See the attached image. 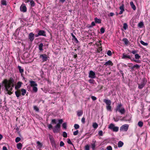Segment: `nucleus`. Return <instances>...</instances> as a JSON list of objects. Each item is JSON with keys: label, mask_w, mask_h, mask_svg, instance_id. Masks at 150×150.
<instances>
[{"label": "nucleus", "mask_w": 150, "mask_h": 150, "mask_svg": "<svg viewBox=\"0 0 150 150\" xmlns=\"http://www.w3.org/2000/svg\"><path fill=\"white\" fill-rule=\"evenodd\" d=\"M13 82V79H11L8 81L7 79H5L3 81V83L4 84V86L7 91H8V93L9 95H11L12 93L11 91L12 88L11 87V84Z\"/></svg>", "instance_id": "1"}, {"label": "nucleus", "mask_w": 150, "mask_h": 150, "mask_svg": "<svg viewBox=\"0 0 150 150\" xmlns=\"http://www.w3.org/2000/svg\"><path fill=\"white\" fill-rule=\"evenodd\" d=\"M103 102L106 105V108L108 111H111V106H110L111 102L110 100L108 99H104L103 100Z\"/></svg>", "instance_id": "2"}, {"label": "nucleus", "mask_w": 150, "mask_h": 150, "mask_svg": "<svg viewBox=\"0 0 150 150\" xmlns=\"http://www.w3.org/2000/svg\"><path fill=\"white\" fill-rule=\"evenodd\" d=\"M108 128L112 130L113 132H117L119 130V127L115 126L114 124L112 123L110 124L108 127Z\"/></svg>", "instance_id": "3"}, {"label": "nucleus", "mask_w": 150, "mask_h": 150, "mask_svg": "<svg viewBox=\"0 0 150 150\" xmlns=\"http://www.w3.org/2000/svg\"><path fill=\"white\" fill-rule=\"evenodd\" d=\"M146 82V81L145 80V79H143L141 83L138 84L139 88L140 89H142L145 86Z\"/></svg>", "instance_id": "4"}, {"label": "nucleus", "mask_w": 150, "mask_h": 150, "mask_svg": "<svg viewBox=\"0 0 150 150\" xmlns=\"http://www.w3.org/2000/svg\"><path fill=\"white\" fill-rule=\"evenodd\" d=\"M61 125L57 124L54 127L53 129V132L54 133H57L59 132Z\"/></svg>", "instance_id": "5"}, {"label": "nucleus", "mask_w": 150, "mask_h": 150, "mask_svg": "<svg viewBox=\"0 0 150 150\" xmlns=\"http://www.w3.org/2000/svg\"><path fill=\"white\" fill-rule=\"evenodd\" d=\"M129 125L128 124H125L121 126L120 128V131H127Z\"/></svg>", "instance_id": "6"}, {"label": "nucleus", "mask_w": 150, "mask_h": 150, "mask_svg": "<svg viewBox=\"0 0 150 150\" xmlns=\"http://www.w3.org/2000/svg\"><path fill=\"white\" fill-rule=\"evenodd\" d=\"M40 58H42V62H45L47 61V59L48 57L47 55L46 54H41L40 56Z\"/></svg>", "instance_id": "7"}, {"label": "nucleus", "mask_w": 150, "mask_h": 150, "mask_svg": "<svg viewBox=\"0 0 150 150\" xmlns=\"http://www.w3.org/2000/svg\"><path fill=\"white\" fill-rule=\"evenodd\" d=\"M20 10L23 12H26L27 11L26 7L24 4H23L20 7Z\"/></svg>", "instance_id": "8"}, {"label": "nucleus", "mask_w": 150, "mask_h": 150, "mask_svg": "<svg viewBox=\"0 0 150 150\" xmlns=\"http://www.w3.org/2000/svg\"><path fill=\"white\" fill-rule=\"evenodd\" d=\"M89 77L92 79L95 78L96 75L95 73L92 71H90L89 73Z\"/></svg>", "instance_id": "9"}, {"label": "nucleus", "mask_w": 150, "mask_h": 150, "mask_svg": "<svg viewBox=\"0 0 150 150\" xmlns=\"http://www.w3.org/2000/svg\"><path fill=\"white\" fill-rule=\"evenodd\" d=\"M28 38L31 42H32L34 38V34L32 32L30 33L28 35Z\"/></svg>", "instance_id": "10"}, {"label": "nucleus", "mask_w": 150, "mask_h": 150, "mask_svg": "<svg viewBox=\"0 0 150 150\" xmlns=\"http://www.w3.org/2000/svg\"><path fill=\"white\" fill-rule=\"evenodd\" d=\"M120 9L121 10L119 14L121 15L122 14L123 12L124 11V4H122V6L120 7Z\"/></svg>", "instance_id": "11"}, {"label": "nucleus", "mask_w": 150, "mask_h": 150, "mask_svg": "<svg viewBox=\"0 0 150 150\" xmlns=\"http://www.w3.org/2000/svg\"><path fill=\"white\" fill-rule=\"evenodd\" d=\"M39 35L40 36H46V35L45 34V31L43 30H40L38 32Z\"/></svg>", "instance_id": "12"}, {"label": "nucleus", "mask_w": 150, "mask_h": 150, "mask_svg": "<svg viewBox=\"0 0 150 150\" xmlns=\"http://www.w3.org/2000/svg\"><path fill=\"white\" fill-rule=\"evenodd\" d=\"M104 65H105L106 66L110 65L112 66L113 65V64L110 60H109L108 61L105 62L104 64Z\"/></svg>", "instance_id": "13"}, {"label": "nucleus", "mask_w": 150, "mask_h": 150, "mask_svg": "<svg viewBox=\"0 0 150 150\" xmlns=\"http://www.w3.org/2000/svg\"><path fill=\"white\" fill-rule=\"evenodd\" d=\"M30 85L31 87L37 86H38L37 84L34 81H30Z\"/></svg>", "instance_id": "14"}, {"label": "nucleus", "mask_w": 150, "mask_h": 150, "mask_svg": "<svg viewBox=\"0 0 150 150\" xmlns=\"http://www.w3.org/2000/svg\"><path fill=\"white\" fill-rule=\"evenodd\" d=\"M127 58L131 59V57L130 56L125 54L124 53L123 54L122 58L124 59Z\"/></svg>", "instance_id": "15"}, {"label": "nucleus", "mask_w": 150, "mask_h": 150, "mask_svg": "<svg viewBox=\"0 0 150 150\" xmlns=\"http://www.w3.org/2000/svg\"><path fill=\"white\" fill-rule=\"evenodd\" d=\"M22 84V82H18L17 83V85L15 86V88L16 89H18L20 88Z\"/></svg>", "instance_id": "16"}, {"label": "nucleus", "mask_w": 150, "mask_h": 150, "mask_svg": "<svg viewBox=\"0 0 150 150\" xmlns=\"http://www.w3.org/2000/svg\"><path fill=\"white\" fill-rule=\"evenodd\" d=\"M49 139H50L51 143L52 144L54 143V138H53V137L52 135H49Z\"/></svg>", "instance_id": "17"}, {"label": "nucleus", "mask_w": 150, "mask_h": 150, "mask_svg": "<svg viewBox=\"0 0 150 150\" xmlns=\"http://www.w3.org/2000/svg\"><path fill=\"white\" fill-rule=\"evenodd\" d=\"M15 93L16 96L17 98H18L21 95L20 90H18L17 91H16L15 92Z\"/></svg>", "instance_id": "18"}, {"label": "nucleus", "mask_w": 150, "mask_h": 150, "mask_svg": "<svg viewBox=\"0 0 150 150\" xmlns=\"http://www.w3.org/2000/svg\"><path fill=\"white\" fill-rule=\"evenodd\" d=\"M130 5L133 9L134 10H135L136 9V7L135 5L134 4L133 2L132 1H131L130 2Z\"/></svg>", "instance_id": "19"}, {"label": "nucleus", "mask_w": 150, "mask_h": 150, "mask_svg": "<svg viewBox=\"0 0 150 150\" xmlns=\"http://www.w3.org/2000/svg\"><path fill=\"white\" fill-rule=\"evenodd\" d=\"M122 41L124 42V44L126 45H127L129 42L128 40L126 38H124L122 39Z\"/></svg>", "instance_id": "20"}, {"label": "nucleus", "mask_w": 150, "mask_h": 150, "mask_svg": "<svg viewBox=\"0 0 150 150\" xmlns=\"http://www.w3.org/2000/svg\"><path fill=\"white\" fill-rule=\"evenodd\" d=\"M118 112L120 113L121 114H124L125 113V111L124 108H122Z\"/></svg>", "instance_id": "21"}, {"label": "nucleus", "mask_w": 150, "mask_h": 150, "mask_svg": "<svg viewBox=\"0 0 150 150\" xmlns=\"http://www.w3.org/2000/svg\"><path fill=\"white\" fill-rule=\"evenodd\" d=\"M122 106V104H119L116 107V111H119L121 109V107Z\"/></svg>", "instance_id": "22"}, {"label": "nucleus", "mask_w": 150, "mask_h": 150, "mask_svg": "<svg viewBox=\"0 0 150 150\" xmlns=\"http://www.w3.org/2000/svg\"><path fill=\"white\" fill-rule=\"evenodd\" d=\"M37 143L38 144V149L41 148L42 146V144L39 141H37Z\"/></svg>", "instance_id": "23"}, {"label": "nucleus", "mask_w": 150, "mask_h": 150, "mask_svg": "<svg viewBox=\"0 0 150 150\" xmlns=\"http://www.w3.org/2000/svg\"><path fill=\"white\" fill-rule=\"evenodd\" d=\"M22 145L21 143H18L17 144V148L19 149H21L22 148Z\"/></svg>", "instance_id": "24"}, {"label": "nucleus", "mask_w": 150, "mask_h": 150, "mask_svg": "<svg viewBox=\"0 0 150 150\" xmlns=\"http://www.w3.org/2000/svg\"><path fill=\"white\" fill-rule=\"evenodd\" d=\"M95 22L96 23H101V20L99 19H98L97 18H96L94 19Z\"/></svg>", "instance_id": "25"}, {"label": "nucleus", "mask_w": 150, "mask_h": 150, "mask_svg": "<svg viewBox=\"0 0 150 150\" xmlns=\"http://www.w3.org/2000/svg\"><path fill=\"white\" fill-rule=\"evenodd\" d=\"M93 143H92L91 144V147L92 149H93V150H95V146H96V144H95V142H96V141L94 142V141H93Z\"/></svg>", "instance_id": "26"}, {"label": "nucleus", "mask_w": 150, "mask_h": 150, "mask_svg": "<svg viewBox=\"0 0 150 150\" xmlns=\"http://www.w3.org/2000/svg\"><path fill=\"white\" fill-rule=\"evenodd\" d=\"M123 143L121 141H120L118 142V146L119 147H122L123 145Z\"/></svg>", "instance_id": "27"}, {"label": "nucleus", "mask_w": 150, "mask_h": 150, "mask_svg": "<svg viewBox=\"0 0 150 150\" xmlns=\"http://www.w3.org/2000/svg\"><path fill=\"white\" fill-rule=\"evenodd\" d=\"M18 68L19 70V71L22 74L24 71V70L23 69L21 68V67L18 66Z\"/></svg>", "instance_id": "28"}, {"label": "nucleus", "mask_w": 150, "mask_h": 150, "mask_svg": "<svg viewBox=\"0 0 150 150\" xmlns=\"http://www.w3.org/2000/svg\"><path fill=\"white\" fill-rule=\"evenodd\" d=\"M21 91L22 92L21 94L23 96H24L26 93V90L23 88L21 89L20 91V92Z\"/></svg>", "instance_id": "29"}, {"label": "nucleus", "mask_w": 150, "mask_h": 150, "mask_svg": "<svg viewBox=\"0 0 150 150\" xmlns=\"http://www.w3.org/2000/svg\"><path fill=\"white\" fill-rule=\"evenodd\" d=\"M43 45V44L42 43H41L39 44V48L40 51L43 50L42 47Z\"/></svg>", "instance_id": "30"}, {"label": "nucleus", "mask_w": 150, "mask_h": 150, "mask_svg": "<svg viewBox=\"0 0 150 150\" xmlns=\"http://www.w3.org/2000/svg\"><path fill=\"white\" fill-rule=\"evenodd\" d=\"M140 67V66L136 64V65H134L132 67H131V69H134V68H136L137 69H138Z\"/></svg>", "instance_id": "31"}, {"label": "nucleus", "mask_w": 150, "mask_h": 150, "mask_svg": "<svg viewBox=\"0 0 150 150\" xmlns=\"http://www.w3.org/2000/svg\"><path fill=\"white\" fill-rule=\"evenodd\" d=\"M98 124L96 122H94L93 123V127L94 128H96L98 127Z\"/></svg>", "instance_id": "32"}, {"label": "nucleus", "mask_w": 150, "mask_h": 150, "mask_svg": "<svg viewBox=\"0 0 150 150\" xmlns=\"http://www.w3.org/2000/svg\"><path fill=\"white\" fill-rule=\"evenodd\" d=\"M30 2L31 6H34L35 5V3L33 0H30Z\"/></svg>", "instance_id": "33"}, {"label": "nucleus", "mask_w": 150, "mask_h": 150, "mask_svg": "<svg viewBox=\"0 0 150 150\" xmlns=\"http://www.w3.org/2000/svg\"><path fill=\"white\" fill-rule=\"evenodd\" d=\"M143 123L142 121H139L138 123V125L140 127H142L143 125Z\"/></svg>", "instance_id": "34"}, {"label": "nucleus", "mask_w": 150, "mask_h": 150, "mask_svg": "<svg viewBox=\"0 0 150 150\" xmlns=\"http://www.w3.org/2000/svg\"><path fill=\"white\" fill-rule=\"evenodd\" d=\"M143 25V23L142 22H140L138 24V27L140 28H142Z\"/></svg>", "instance_id": "35"}, {"label": "nucleus", "mask_w": 150, "mask_h": 150, "mask_svg": "<svg viewBox=\"0 0 150 150\" xmlns=\"http://www.w3.org/2000/svg\"><path fill=\"white\" fill-rule=\"evenodd\" d=\"M140 42L142 45L144 46H147L148 45V44L147 43L145 42L142 40H141L140 41Z\"/></svg>", "instance_id": "36"}, {"label": "nucleus", "mask_w": 150, "mask_h": 150, "mask_svg": "<svg viewBox=\"0 0 150 150\" xmlns=\"http://www.w3.org/2000/svg\"><path fill=\"white\" fill-rule=\"evenodd\" d=\"M127 27L128 25L126 23H125L123 24V28L124 30H126Z\"/></svg>", "instance_id": "37"}, {"label": "nucleus", "mask_w": 150, "mask_h": 150, "mask_svg": "<svg viewBox=\"0 0 150 150\" xmlns=\"http://www.w3.org/2000/svg\"><path fill=\"white\" fill-rule=\"evenodd\" d=\"M83 114V112L81 110L77 112V115L79 116H81Z\"/></svg>", "instance_id": "38"}, {"label": "nucleus", "mask_w": 150, "mask_h": 150, "mask_svg": "<svg viewBox=\"0 0 150 150\" xmlns=\"http://www.w3.org/2000/svg\"><path fill=\"white\" fill-rule=\"evenodd\" d=\"M1 4L3 5H6V2L4 0H2L1 1Z\"/></svg>", "instance_id": "39"}, {"label": "nucleus", "mask_w": 150, "mask_h": 150, "mask_svg": "<svg viewBox=\"0 0 150 150\" xmlns=\"http://www.w3.org/2000/svg\"><path fill=\"white\" fill-rule=\"evenodd\" d=\"M33 90L34 92H36L38 91V88L36 86H34L33 87Z\"/></svg>", "instance_id": "40"}, {"label": "nucleus", "mask_w": 150, "mask_h": 150, "mask_svg": "<svg viewBox=\"0 0 150 150\" xmlns=\"http://www.w3.org/2000/svg\"><path fill=\"white\" fill-rule=\"evenodd\" d=\"M67 123L64 122V123H63L62 125V127L64 129H67Z\"/></svg>", "instance_id": "41"}, {"label": "nucleus", "mask_w": 150, "mask_h": 150, "mask_svg": "<svg viewBox=\"0 0 150 150\" xmlns=\"http://www.w3.org/2000/svg\"><path fill=\"white\" fill-rule=\"evenodd\" d=\"M135 57L136 59H139L140 58V56L138 54H135Z\"/></svg>", "instance_id": "42"}, {"label": "nucleus", "mask_w": 150, "mask_h": 150, "mask_svg": "<svg viewBox=\"0 0 150 150\" xmlns=\"http://www.w3.org/2000/svg\"><path fill=\"white\" fill-rule=\"evenodd\" d=\"M21 140V139L19 137H17L15 139V142L16 143H18Z\"/></svg>", "instance_id": "43"}, {"label": "nucleus", "mask_w": 150, "mask_h": 150, "mask_svg": "<svg viewBox=\"0 0 150 150\" xmlns=\"http://www.w3.org/2000/svg\"><path fill=\"white\" fill-rule=\"evenodd\" d=\"M63 122V120L62 119H60L58 120V123L57 124L59 125H60L61 124H62V123Z\"/></svg>", "instance_id": "44"}, {"label": "nucleus", "mask_w": 150, "mask_h": 150, "mask_svg": "<svg viewBox=\"0 0 150 150\" xmlns=\"http://www.w3.org/2000/svg\"><path fill=\"white\" fill-rule=\"evenodd\" d=\"M56 120L55 119H52L51 120V123L52 124H56Z\"/></svg>", "instance_id": "45"}, {"label": "nucleus", "mask_w": 150, "mask_h": 150, "mask_svg": "<svg viewBox=\"0 0 150 150\" xmlns=\"http://www.w3.org/2000/svg\"><path fill=\"white\" fill-rule=\"evenodd\" d=\"M63 136L64 137H65V138L67 137V133L65 132H63Z\"/></svg>", "instance_id": "46"}, {"label": "nucleus", "mask_w": 150, "mask_h": 150, "mask_svg": "<svg viewBox=\"0 0 150 150\" xmlns=\"http://www.w3.org/2000/svg\"><path fill=\"white\" fill-rule=\"evenodd\" d=\"M74 127L75 129H77L79 128V126L78 125L76 124L74 125Z\"/></svg>", "instance_id": "47"}, {"label": "nucleus", "mask_w": 150, "mask_h": 150, "mask_svg": "<svg viewBox=\"0 0 150 150\" xmlns=\"http://www.w3.org/2000/svg\"><path fill=\"white\" fill-rule=\"evenodd\" d=\"M67 143L68 144H71L73 146H74L73 144L71 143L70 139H67Z\"/></svg>", "instance_id": "48"}, {"label": "nucleus", "mask_w": 150, "mask_h": 150, "mask_svg": "<svg viewBox=\"0 0 150 150\" xmlns=\"http://www.w3.org/2000/svg\"><path fill=\"white\" fill-rule=\"evenodd\" d=\"M112 52L111 51L108 50L107 52V54L109 56H110L112 55Z\"/></svg>", "instance_id": "49"}, {"label": "nucleus", "mask_w": 150, "mask_h": 150, "mask_svg": "<svg viewBox=\"0 0 150 150\" xmlns=\"http://www.w3.org/2000/svg\"><path fill=\"white\" fill-rule=\"evenodd\" d=\"M34 110H36V111H39V109H38V107L36 106H34Z\"/></svg>", "instance_id": "50"}, {"label": "nucleus", "mask_w": 150, "mask_h": 150, "mask_svg": "<svg viewBox=\"0 0 150 150\" xmlns=\"http://www.w3.org/2000/svg\"><path fill=\"white\" fill-rule=\"evenodd\" d=\"M100 31L101 33H103L105 32V29L104 28H102L100 29Z\"/></svg>", "instance_id": "51"}, {"label": "nucleus", "mask_w": 150, "mask_h": 150, "mask_svg": "<svg viewBox=\"0 0 150 150\" xmlns=\"http://www.w3.org/2000/svg\"><path fill=\"white\" fill-rule=\"evenodd\" d=\"M85 150H89V146L87 145L85 146Z\"/></svg>", "instance_id": "52"}, {"label": "nucleus", "mask_w": 150, "mask_h": 150, "mask_svg": "<svg viewBox=\"0 0 150 150\" xmlns=\"http://www.w3.org/2000/svg\"><path fill=\"white\" fill-rule=\"evenodd\" d=\"M79 133V131L77 130L76 131H74L73 133V134L74 135H76L78 134Z\"/></svg>", "instance_id": "53"}, {"label": "nucleus", "mask_w": 150, "mask_h": 150, "mask_svg": "<svg viewBox=\"0 0 150 150\" xmlns=\"http://www.w3.org/2000/svg\"><path fill=\"white\" fill-rule=\"evenodd\" d=\"M107 150H112V147L110 146H108L107 147Z\"/></svg>", "instance_id": "54"}, {"label": "nucleus", "mask_w": 150, "mask_h": 150, "mask_svg": "<svg viewBox=\"0 0 150 150\" xmlns=\"http://www.w3.org/2000/svg\"><path fill=\"white\" fill-rule=\"evenodd\" d=\"M89 82L91 83H94V80L93 79H90L88 81Z\"/></svg>", "instance_id": "55"}, {"label": "nucleus", "mask_w": 150, "mask_h": 150, "mask_svg": "<svg viewBox=\"0 0 150 150\" xmlns=\"http://www.w3.org/2000/svg\"><path fill=\"white\" fill-rule=\"evenodd\" d=\"M98 134L100 136H103V131L102 130L98 132Z\"/></svg>", "instance_id": "56"}, {"label": "nucleus", "mask_w": 150, "mask_h": 150, "mask_svg": "<svg viewBox=\"0 0 150 150\" xmlns=\"http://www.w3.org/2000/svg\"><path fill=\"white\" fill-rule=\"evenodd\" d=\"M85 119L84 117H83L81 119V121L82 123L84 124L85 123Z\"/></svg>", "instance_id": "57"}, {"label": "nucleus", "mask_w": 150, "mask_h": 150, "mask_svg": "<svg viewBox=\"0 0 150 150\" xmlns=\"http://www.w3.org/2000/svg\"><path fill=\"white\" fill-rule=\"evenodd\" d=\"M132 60L134 61V62L137 63H140L141 62L139 60H135L133 59Z\"/></svg>", "instance_id": "58"}, {"label": "nucleus", "mask_w": 150, "mask_h": 150, "mask_svg": "<svg viewBox=\"0 0 150 150\" xmlns=\"http://www.w3.org/2000/svg\"><path fill=\"white\" fill-rule=\"evenodd\" d=\"M48 128L50 129L53 128L51 124L49 125L48 126Z\"/></svg>", "instance_id": "59"}, {"label": "nucleus", "mask_w": 150, "mask_h": 150, "mask_svg": "<svg viewBox=\"0 0 150 150\" xmlns=\"http://www.w3.org/2000/svg\"><path fill=\"white\" fill-rule=\"evenodd\" d=\"M64 145V143L62 141H61L60 143V146H63Z\"/></svg>", "instance_id": "60"}, {"label": "nucleus", "mask_w": 150, "mask_h": 150, "mask_svg": "<svg viewBox=\"0 0 150 150\" xmlns=\"http://www.w3.org/2000/svg\"><path fill=\"white\" fill-rule=\"evenodd\" d=\"M91 98L93 100H96L97 98L93 96H92L91 97Z\"/></svg>", "instance_id": "61"}, {"label": "nucleus", "mask_w": 150, "mask_h": 150, "mask_svg": "<svg viewBox=\"0 0 150 150\" xmlns=\"http://www.w3.org/2000/svg\"><path fill=\"white\" fill-rule=\"evenodd\" d=\"M102 49L101 47H99L98 49V52H100V51H102Z\"/></svg>", "instance_id": "62"}, {"label": "nucleus", "mask_w": 150, "mask_h": 150, "mask_svg": "<svg viewBox=\"0 0 150 150\" xmlns=\"http://www.w3.org/2000/svg\"><path fill=\"white\" fill-rule=\"evenodd\" d=\"M133 54H135L137 52V51H136V50H133L132 51V52H131Z\"/></svg>", "instance_id": "63"}, {"label": "nucleus", "mask_w": 150, "mask_h": 150, "mask_svg": "<svg viewBox=\"0 0 150 150\" xmlns=\"http://www.w3.org/2000/svg\"><path fill=\"white\" fill-rule=\"evenodd\" d=\"M3 150H8V149L6 146H4L3 147Z\"/></svg>", "instance_id": "64"}]
</instances>
